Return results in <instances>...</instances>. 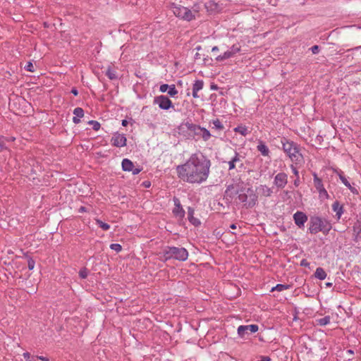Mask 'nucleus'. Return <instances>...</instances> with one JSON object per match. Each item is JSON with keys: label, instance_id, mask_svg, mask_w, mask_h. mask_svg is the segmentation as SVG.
Segmentation results:
<instances>
[{"label": "nucleus", "instance_id": "nucleus-1", "mask_svg": "<svg viewBox=\"0 0 361 361\" xmlns=\"http://www.w3.org/2000/svg\"><path fill=\"white\" fill-rule=\"evenodd\" d=\"M210 166L209 159L192 154L185 164L176 167V172L178 178L184 182L201 184L208 178Z\"/></svg>", "mask_w": 361, "mask_h": 361}, {"label": "nucleus", "instance_id": "nucleus-2", "mask_svg": "<svg viewBox=\"0 0 361 361\" xmlns=\"http://www.w3.org/2000/svg\"><path fill=\"white\" fill-rule=\"evenodd\" d=\"M180 129L187 133L189 138L195 140L202 138L204 142H207L212 137V134L207 129L192 123L186 122L183 123L180 126Z\"/></svg>", "mask_w": 361, "mask_h": 361}, {"label": "nucleus", "instance_id": "nucleus-3", "mask_svg": "<svg viewBox=\"0 0 361 361\" xmlns=\"http://www.w3.org/2000/svg\"><path fill=\"white\" fill-rule=\"evenodd\" d=\"M281 142L283 150L288 156L292 162L295 164H301L303 162V157L295 142L288 141L285 137L281 139Z\"/></svg>", "mask_w": 361, "mask_h": 361}, {"label": "nucleus", "instance_id": "nucleus-4", "mask_svg": "<svg viewBox=\"0 0 361 361\" xmlns=\"http://www.w3.org/2000/svg\"><path fill=\"white\" fill-rule=\"evenodd\" d=\"M165 260L174 259L178 261H185L188 257V252L184 247H166L163 251Z\"/></svg>", "mask_w": 361, "mask_h": 361}, {"label": "nucleus", "instance_id": "nucleus-5", "mask_svg": "<svg viewBox=\"0 0 361 361\" xmlns=\"http://www.w3.org/2000/svg\"><path fill=\"white\" fill-rule=\"evenodd\" d=\"M247 192L239 194L238 199L246 208H252L257 202V195L250 188L247 189Z\"/></svg>", "mask_w": 361, "mask_h": 361}, {"label": "nucleus", "instance_id": "nucleus-6", "mask_svg": "<svg viewBox=\"0 0 361 361\" xmlns=\"http://www.w3.org/2000/svg\"><path fill=\"white\" fill-rule=\"evenodd\" d=\"M171 8L174 15L181 19L190 21L194 18L192 11L186 7L173 4Z\"/></svg>", "mask_w": 361, "mask_h": 361}, {"label": "nucleus", "instance_id": "nucleus-7", "mask_svg": "<svg viewBox=\"0 0 361 361\" xmlns=\"http://www.w3.org/2000/svg\"><path fill=\"white\" fill-rule=\"evenodd\" d=\"M258 329L257 324L241 325L238 328V334L241 338H245L250 334L257 332Z\"/></svg>", "mask_w": 361, "mask_h": 361}, {"label": "nucleus", "instance_id": "nucleus-8", "mask_svg": "<svg viewBox=\"0 0 361 361\" xmlns=\"http://www.w3.org/2000/svg\"><path fill=\"white\" fill-rule=\"evenodd\" d=\"M154 103L159 105V107L164 110H168L171 107H173L172 102L164 95L155 97Z\"/></svg>", "mask_w": 361, "mask_h": 361}, {"label": "nucleus", "instance_id": "nucleus-9", "mask_svg": "<svg viewBox=\"0 0 361 361\" xmlns=\"http://www.w3.org/2000/svg\"><path fill=\"white\" fill-rule=\"evenodd\" d=\"M288 183V175L284 172L277 173L274 180V185L279 189L285 188Z\"/></svg>", "mask_w": 361, "mask_h": 361}, {"label": "nucleus", "instance_id": "nucleus-10", "mask_svg": "<svg viewBox=\"0 0 361 361\" xmlns=\"http://www.w3.org/2000/svg\"><path fill=\"white\" fill-rule=\"evenodd\" d=\"M322 218L318 216L311 217L310 221L309 231L312 234H316L322 231Z\"/></svg>", "mask_w": 361, "mask_h": 361}, {"label": "nucleus", "instance_id": "nucleus-11", "mask_svg": "<svg viewBox=\"0 0 361 361\" xmlns=\"http://www.w3.org/2000/svg\"><path fill=\"white\" fill-rule=\"evenodd\" d=\"M112 145L117 147H122L126 145L127 139L123 134L116 133L111 138Z\"/></svg>", "mask_w": 361, "mask_h": 361}, {"label": "nucleus", "instance_id": "nucleus-12", "mask_svg": "<svg viewBox=\"0 0 361 361\" xmlns=\"http://www.w3.org/2000/svg\"><path fill=\"white\" fill-rule=\"evenodd\" d=\"M295 224L299 227L304 226L305 223L307 221V216L302 212H297L293 214Z\"/></svg>", "mask_w": 361, "mask_h": 361}, {"label": "nucleus", "instance_id": "nucleus-13", "mask_svg": "<svg viewBox=\"0 0 361 361\" xmlns=\"http://www.w3.org/2000/svg\"><path fill=\"white\" fill-rule=\"evenodd\" d=\"M174 203L176 207L173 210V213L176 217H179L180 219L183 218L185 216V211L180 205L179 200L176 198L174 200Z\"/></svg>", "mask_w": 361, "mask_h": 361}, {"label": "nucleus", "instance_id": "nucleus-14", "mask_svg": "<svg viewBox=\"0 0 361 361\" xmlns=\"http://www.w3.org/2000/svg\"><path fill=\"white\" fill-rule=\"evenodd\" d=\"M194 215V209L192 207L188 209V219L189 221L194 226H197L200 225V221L195 218Z\"/></svg>", "mask_w": 361, "mask_h": 361}, {"label": "nucleus", "instance_id": "nucleus-15", "mask_svg": "<svg viewBox=\"0 0 361 361\" xmlns=\"http://www.w3.org/2000/svg\"><path fill=\"white\" fill-rule=\"evenodd\" d=\"M257 149L262 154V155L264 157H268L269 155V149L263 141H259Z\"/></svg>", "mask_w": 361, "mask_h": 361}, {"label": "nucleus", "instance_id": "nucleus-16", "mask_svg": "<svg viewBox=\"0 0 361 361\" xmlns=\"http://www.w3.org/2000/svg\"><path fill=\"white\" fill-rule=\"evenodd\" d=\"M332 209L336 212V216L339 219L343 213V207L338 201H335L332 204Z\"/></svg>", "mask_w": 361, "mask_h": 361}, {"label": "nucleus", "instance_id": "nucleus-17", "mask_svg": "<svg viewBox=\"0 0 361 361\" xmlns=\"http://www.w3.org/2000/svg\"><path fill=\"white\" fill-rule=\"evenodd\" d=\"M134 164L128 159H124L122 161V169L125 171L133 170Z\"/></svg>", "mask_w": 361, "mask_h": 361}, {"label": "nucleus", "instance_id": "nucleus-18", "mask_svg": "<svg viewBox=\"0 0 361 361\" xmlns=\"http://www.w3.org/2000/svg\"><path fill=\"white\" fill-rule=\"evenodd\" d=\"M239 191L234 185H229L227 186L225 193L230 197H233L238 194Z\"/></svg>", "mask_w": 361, "mask_h": 361}, {"label": "nucleus", "instance_id": "nucleus-19", "mask_svg": "<svg viewBox=\"0 0 361 361\" xmlns=\"http://www.w3.org/2000/svg\"><path fill=\"white\" fill-rule=\"evenodd\" d=\"M314 184L318 192L324 188L322 179L319 178L316 173L314 174Z\"/></svg>", "mask_w": 361, "mask_h": 361}, {"label": "nucleus", "instance_id": "nucleus-20", "mask_svg": "<svg viewBox=\"0 0 361 361\" xmlns=\"http://www.w3.org/2000/svg\"><path fill=\"white\" fill-rule=\"evenodd\" d=\"M208 11H217L219 10V5L214 1H209L204 5Z\"/></svg>", "mask_w": 361, "mask_h": 361}, {"label": "nucleus", "instance_id": "nucleus-21", "mask_svg": "<svg viewBox=\"0 0 361 361\" xmlns=\"http://www.w3.org/2000/svg\"><path fill=\"white\" fill-rule=\"evenodd\" d=\"M315 278L319 279V280H324L326 277V274L323 268L318 267L317 268L315 273H314Z\"/></svg>", "mask_w": 361, "mask_h": 361}, {"label": "nucleus", "instance_id": "nucleus-22", "mask_svg": "<svg viewBox=\"0 0 361 361\" xmlns=\"http://www.w3.org/2000/svg\"><path fill=\"white\" fill-rule=\"evenodd\" d=\"M260 190L262 195L264 197H270L273 193L272 189L267 185H261Z\"/></svg>", "mask_w": 361, "mask_h": 361}, {"label": "nucleus", "instance_id": "nucleus-23", "mask_svg": "<svg viewBox=\"0 0 361 361\" xmlns=\"http://www.w3.org/2000/svg\"><path fill=\"white\" fill-rule=\"evenodd\" d=\"M330 316H326L323 318L316 319L317 324L319 326H326L330 323Z\"/></svg>", "mask_w": 361, "mask_h": 361}, {"label": "nucleus", "instance_id": "nucleus-24", "mask_svg": "<svg viewBox=\"0 0 361 361\" xmlns=\"http://www.w3.org/2000/svg\"><path fill=\"white\" fill-rule=\"evenodd\" d=\"M321 224H322V228H321L322 231H322L323 233L328 232L331 228V224L326 219H322Z\"/></svg>", "mask_w": 361, "mask_h": 361}, {"label": "nucleus", "instance_id": "nucleus-25", "mask_svg": "<svg viewBox=\"0 0 361 361\" xmlns=\"http://www.w3.org/2000/svg\"><path fill=\"white\" fill-rule=\"evenodd\" d=\"M106 75L110 79V80H115L117 78L116 72L111 69L110 67H109L106 71Z\"/></svg>", "mask_w": 361, "mask_h": 361}, {"label": "nucleus", "instance_id": "nucleus-26", "mask_svg": "<svg viewBox=\"0 0 361 361\" xmlns=\"http://www.w3.org/2000/svg\"><path fill=\"white\" fill-rule=\"evenodd\" d=\"M204 82L202 80H197L193 84L192 90L199 92L203 87Z\"/></svg>", "mask_w": 361, "mask_h": 361}, {"label": "nucleus", "instance_id": "nucleus-27", "mask_svg": "<svg viewBox=\"0 0 361 361\" xmlns=\"http://www.w3.org/2000/svg\"><path fill=\"white\" fill-rule=\"evenodd\" d=\"M290 286L285 284H277L275 287L271 288V291L277 290V291H283L288 289Z\"/></svg>", "mask_w": 361, "mask_h": 361}, {"label": "nucleus", "instance_id": "nucleus-28", "mask_svg": "<svg viewBox=\"0 0 361 361\" xmlns=\"http://www.w3.org/2000/svg\"><path fill=\"white\" fill-rule=\"evenodd\" d=\"M212 124L214 125L213 128L217 130H222L224 129V126L219 119L213 120Z\"/></svg>", "mask_w": 361, "mask_h": 361}, {"label": "nucleus", "instance_id": "nucleus-29", "mask_svg": "<svg viewBox=\"0 0 361 361\" xmlns=\"http://www.w3.org/2000/svg\"><path fill=\"white\" fill-rule=\"evenodd\" d=\"M96 224L99 227L102 228L104 231H108L110 228V226L108 224L104 223L99 219H96Z\"/></svg>", "mask_w": 361, "mask_h": 361}, {"label": "nucleus", "instance_id": "nucleus-30", "mask_svg": "<svg viewBox=\"0 0 361 361\" xmlns=\"http://www.w3.org/2000/svg\"><path fill=\"white\" fill-rule=\"evenodd\" d=\"M73 114L75 116L82 118L84 116V111L80 107H77L73 110Z\"/></svg>", "mask_w": 361, "mask_h": 361}, {"label": "nucleus", "instance_id": "nucleus-31", "mask_svg": "<svg viewBox=\"0 0 361 361\" xmlns=\"http://www.w3.org/2000/svg\"><path fill=\"white\" fill-rule=\"evenodd\" d=\"M235 132L239 133L243 135H246L247 133V128L244 126H238L234 129Z\"/></svg>", "mask_w": 361, "mask_h": 361}, {"label": "nucleus", "instance_id": "nucleus-32", "mask_svg": "<svg viewBox=\"0 0 361 361\" xmlns=\"http://www.w3.org/2000/svg\"><path fill=\"white\" fill-rule=\"evenodd\" d=\"M339 177H340V179L342 181V183L346 186L348 187L349 189H350L352 191L354 189L350 183L348 182V180L345 178V177L344 176H343L342 174H339Z\"/></svg>", "mask_w": 361, "mask_h": 361}, {"label": "nucleus", "instance_id": "nucleus-33", "mask_svg": "<svg viewBox=\"0 0 361 361\" xmlns=\"http://www.w3.org/2000/svg\"><path fill=\"white\" fill-rule=\"evenodd\" d=\"M89 271L87 268L83 267L79 271V276L81 279H86L88 276Z\"/></svg>", "mask_w": 361, "mask_h": 361}, {"label": "nucleus", "instance_id": "nucleus-34", "mask_svg": "<svg viewBox=\"0 0 361 361\" xmlns=\"http://www.w3.org/2000/svg\"><path fill=\"white\" fill-rule=\"evenodd\" d=\"M168 94L169 96H171L172 97H175L178 94V91L176 89V87L174 85H172L170 86V87L168 90Z\"/></svg>", "mask_w": 361, "mask_h": 361}, {"label": "nucleus", "instance_id": "nucleus-35", "mask_svg": "<svg viewBox=\"0 0 361 361\" xmlns=\"http://www.w3.org/2000/svg\"><path fill=\"white\" fill-rule=\"evenodd\" d=\"M88 123L90 125H92V128L93 130L97 131L99 130L100 128V123L98 122V121H90L88 122Z\"/></svg>", "mask_w": 361, "mask_h": 361}, {"label": "nucleus", "instance_id": "nucleus-36", "mask_svg": "<svg viewBox=\"0 0 361 361\" xmlns=\"http://www.w3.org/2000/svg\"><path fill=\"white\" fill-rule=\"evenodd\" d=\"M231 53H232V55L233 56L238 53L240 51V46L239 45H237V44H233L231 48V50H229Z\"/></svg>", "mask_w": 361, "mask_h": 361}, {"label": "nucleus", "instance_id": "nucleus-37", "mask_svg": "<svg viewBox=\"0 0 361 361\" xmlns=\"http://www.w3.org/2000/svg\"><path fill=\"white\" fill-rule=\"evenodd\" d=\"M110 248L116 252H118L122 250V247L120 244L113 243L110 245Z\"/></svg>", "mask_w": 361, "mask_h": 361}, {"label": "nucleus", "instance_id": "nucleus-38", "mask_svg": "<svg viewBox=\"0 0 361 361\" xmlns=\"http://www.w3.org/2000/svg\"><path fill=\"white\" fill-rule=\"evenodd\" d=\"M25 69L30 72H34V66L32 62H28L27 64L25 66Z\"/></svg>", "mask_w": 361, "mask_h": 361}, {"label": "nucleus", "instance_id": "nucleus-39", "mask_svg": "<svg viewBox=\"0 0 361 361\" xmlns=\"http://www.w3.org/2000/svg\"><path fill=\"white\" fill-rule=\"evenodd\" d=\"M232 161H233L234 163H238V162H241L242 160L240 159V156L239 155V154L238 152H235V156L231 159Z\"/></svg>", "mask_w": 361, "mask_h": 361}, {"label": "nucleus", "instance_id": "nucleus-40", "mask_svg": "<svg viewBox=\"0 0 361 361\" xmlns=\"http://www.w3.org/2000/svg\"><path fill=\"white\" fill-rule=\"evenodd\" d=\"M170 86H171V85H167V84H163V85H161L160 86V87H159V90H160V92H168V90H169V89Z\"/></svg>", "mask_w": 361, "mask_h": 361}, {"label": "nucleus", "instance_id": "nucleus-41", "mask_svg": "<svg viewBox=\"0 0 361 361\" xmlns=\"http://www.w3.org/2000/svg\"><path fill=\"white\" fill-rule=\"evenodd\" d=\"M35 261L32 258H30L27 261L28 269L30 270H32L35 267Z\"/></svg>", "mask_w": 361, "mask_h": 361}, {"label": "nucleus", "instance_id": "nucleus-42", "mask_svg": "<svg viewBox=\"0 0 361 361\" xmlns=\"http://www.w3.org/2000/svg\"><path fill=\"white\" fill-rule=\"evenodd\" d=\"M320 197L329 198V194L325 188L319 192Z\"/></svg>", "mask_w": 361, "mask_h": 361}, {"label": "nucleus", "instance_id": "nucleus-43", "mask_svg": "<svg viewBox=\"0 0 361 361\" xmlns=\"http://www.w3.org/2000/svg\"><path fill=\"white\" fill-rule=\"evenodd\" d=\"M311 51L312 52L313 54H316L319 52V47L318 45H314L311 47Z\"/></svg>", "mask_w": 361, "mask_h": 361}, {"label": "nucleus", "instance_id": "nucleus-44", "mask_svg": "<svg viewBox=\"0 0 361 361\" xmlns=\"http://www.w3.org/2000/svg\"><path fill=\"white\" fill-rule=\"evenodd\" d=\"M232 56V53L230 51H225L223 54V58H224L225 59H229Z\"/></svg>", "mask_w": 361, "mask_h": 361}, {"label": "nucleus", "instance_id": "nucleus-45", "mask_svg": "<svg viewBox=\"0 0 361 361\" xmlns=\"http://www.w3.org/2000/svg\"><path fill=\"white\" fill-rule=\"evenodd\" d=\"M290 168L292 169V171L293 173V174L296 176V177H298L299 176V174H298V171L297 169V168L293 165V164H291L290 165Z\"/></svg>", "mask_w": 361, "mask_h": 361}, {"label": "nucleus", "instance_id": "nucleus-46", "mask_svg": "<svg viewBox=\"0 0 361 361\" xmlns=\"http://www.w3.org/2000/svg\"><path fill=\"white\" fill-rule=\"evenodd\" d=\"M235 168V163L233 162V161H232V159L228 161V169L229 170H232V169H234Z\"/></svg>", "mask_w": 361, "mask_h": 361}, {"label": "nucleus", "instance_id": "nucleus-47", "mask_svg": "<svg viewBox=\"0 0 361 361\" xmlns=\"http://www.w3.org/2000/svg\"><path fill=\"white\" fill-rule=\"evenodd\" d=\"M309 265H310V263L305 259H303L301 260L300 266L307 267H309Z\"/></svg>", "mask_w": 361, "mask_h": 361}, {"label": "nucleus", "instance_id": "nucleus-48", "mask_svg": "<svg viewBox=\"0 0 361 361\" xmlns=\"http://www.w3.org/2000/svg\"><path fill=\"white\" fill-rule=\"evenodd\" d=\"M133 175L138 174L141 171V169L133 167V170L130 171Z\"/></svg>", "mask_w": 361, "mask_h": 361}, {"label": "nucleus", "instance_id": "nucleus-49", "mask_svg": "<svg viewBox=\"0 0 361 361\" xmlns=\"http://www.w3.org/2000/svg\"><path fill=\"white\" fill-rule=\"evenodd\" d=\"M257 361H271V359L268 356H263V357H261L260 360H257Z\"/></svg>", "mask_w": 361, "mask_h": 361}, {"label": "nucleus", "instance_id": "nucleus-50", "mask_svg": "<svg viewBox=\"0 0 361 361\" xmlns=\"http://www.w3.org/2000/svg\"><path fill=\"white\" fill-rule=\"evenodd\" d=\"M30 354L29 353H23V357L26 360H30Z\"/></svg>", "mask_w": 361, "mask_h": 361}, {"label": "nucleus", "instance_id": "nucleus-51", "mask_svg": "<svg viewBox=\"0 0 361 361\" xmlns=\"http://www.w3.org/2000/svg\"><path fill=\"white\" fill-rule=\"evenodd\" d=\"M73 121L74 123L78 124V123H79L80 122V120L79 117L74 116L73 118Z\"/></svg>", "mask_w": 361, "mask_h": 361}, {"label": "nucleus", "instance_id": "nucleus-52", "mask_svg": "<svg viewBox=\"0 0 361 361\" xmlns=\"http://www.w3.org/2000/svg\"><path fill=\"white\" fill-rule=\"evenodd\" d=\"M293 185L295 186V187H298L299 185H300V180H299V176L296 178V179L294 180L293 182Z\"/></svg>", "mask_w": 361, "mask_h": 361}, {"label": "nucleus", "instance_id": "nucleus-53", "mask_svg": "<svg viewBox=\"0 0 361 361\" xmlns=\"http://www.w3.org/2000/svg\"><path fill=\"white\" fill-rule=\"evenodd\" d=\"M216 60L218 61H224L225 60L224 58H223V54L222 55H219L216 58Z\"/></svg>", "mask_w": 361, "mask_h": 361}, {"label": "nucleus", "instance_id": "nucleus-54", "mask_svg": "<svg viewBox=\"0 0 361 361\" xmlns=\"http://www.w3.org/2000/svg\"><path fill=\"white\" fill-rule=\"evenodd\" d=\"M37 358L42 361H49V358H47V357L38 356Z\"/></svg>", "mask_w": 361, "mask_h": 361}, {"label": "nucleus", "instance_id": "nucleus-55", "mask_svg": "<svg viewBox=\"0 0 361 361\" xmlns=\"http://www.w3.org/2000/svg\"><path fill=\"white\" fill-rule=\"evenodd\" d=\"M197 92H198L192 90V97L194 98H198L199 97V95L197 94Z\"/></svg>", "mask_w": 361, "mask_h": 361}, {"label": "nucleus", "instance_id": "nucleus-56", "mask_svg": "<svg viewBox=\"0 0 361 361\" xmlns=\"http://www.w3.org/2000/svg\"><path fill=\"white\" fill-rule=\"evenodd\" d=\"M71 93H73L75 96H77L78 94V91L75 88H73Z\"/></svg>", "mask_w": 361, "mask_h": 361}, {"label": "nucleus", "instance_id": "nucleus-57", "mask_svg": "<svg viewBox=\"0 0 361 361\" xmlns=\"http://www.w3.org/2000/svg\"><path fill=\"white\" fill-rule=\"evenodd\" d=\"M128 122L127 120H123L122 121V126H126L128 125Z\"/></svg>", "mask_w": 361, "mask_h": 361}, {"label": "nucleus", "instance_id": "nucleus-58", "mask_svg": "<svg viewBox=\"0 0 361 361\" xmlns=\"http://www.w3.org/2000/svg\"><path fill=\"white\" fill-rule=\"evenodd\" d=\"M217 51H219V47H216V46L212 48V52Z\"/></svg>", "mask_w": 361, "mask_h": 361}, {"label": "nucleus", "instance_id": "nucleus-59", "mask_svg": "<svg viewBox=\"0 0 361 361\" xmlns=\"http://www.w3.org/2000/svg\"><path fill=\"white\" fill-rule=\"evenodd\" d=\"M230 228L231 229H235L236 228V225L235 224H232L231 226H230Z\"/></svg>", "mask_w": 361, "mask_h": 361}, {"label": "nucleus", "instance_id": "nucleus-60", "mask_svg": "<svg viewBox=\"0 0 361 361\" xmlns=\"http://www.w3.org/2000/svg\"><path fill=\"white\" fill-rule=\"evenodd\" d=\"M144 185H145V187L148 188V187L150 186V183L149 182H145Z\"/></svg>", "mask_w": 361, "mask_h": 361}, {"label": "nucleus", "instance_id": "nucleus-61", "mask_svg": "<svg viewBox=\"0 0 361 361\" xmlns=\"http://www.w3.org/2000/svg\"><path fill=\"white\" fill-rule=\"evenodd\" d=\"M326 286L327 287H331V286H332V283H329H329H326Z\"/></svg>", "mask_w": 361, "mask_h": 361}, {"label": "nucleus", "instance_id": "nucleus-62", "mask_svg": "<svg viewBox=\"0 0 361 361\" xmlns=\"http://www.w3.org/2000/svg\"><path fill=\"white\" fill-rule=\"evenodd\" d=\"M4 147V143L3 142L0 140V148L2 149Z\"/></svg>", "mask_w": 361, "mask_h": 361}, {"label": "nucleus", "instance_id": "nucleus-63", "mask_svg": "<svg viewBox=\"0 0 361 361\" xmlns=\"http://www.w3.org/2000/svg\"><path fill=\"white\" fill-rule=\"evenodd\" d=\"M212 89L216 90V89H217V86L216 85H212Z\"/></svg>", "mask_w": 361, "mask_h": 361}, {"label": "nucleus", "instance_id": "nucleus-64", "mask_svg": "<svg viewBox=\"0 0 361 361\" xmlns=\"http://www.w3.org/2000/svg\"><path fill=\"white\" fill-rule=\"evenodd\" d=\"M80 211H84L85 210V207H81L80 209Z\"/></svg>", "mask_w": 361, "mask_h": 361}]
</instances>
